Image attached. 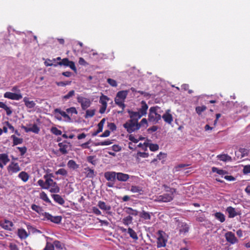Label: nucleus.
<instances>
[{"label": "nucleus", "mask_w": 250, "mask_h": 250, "mask_svg": "<svg viewBox=\"0 0 250 250\" xmlns=\"http://www.w3.org/2000/svg\"><path fill=\"white\" fill-rule=\"evenodd\" d=\"M166 191V193L162 195L153 197V200L156 202H169L171 201L174 198V193L175 192L176 190L173 188H169L167 186H165Z\"/></svg>", "instance_id": "f257e3e1"}, {"label": "nucleus", "mask_w": 250, "mask_h": 250, "mask_svg": "<svg viewBox=\"0 0 250 250\" xmlns=\"http://www.w3.org/2000/svg\"><path fill=\"white\" fill-rule=\"evenodd\" d=\"M128 90L120 91L117 92L116 97L114 99L115 104L120 107L122 108L123 110L124 109L125 106L124 103L128 95Z\"/></svg>", "instance_id": "f03ea898"}, {"label": "nucleus", "mask_w": 250, "mask_h": 250, "mask_svg": "<svg viewBox=\"0 0 250 250\" xmlns=\"http://www.w3.org/2000/svg\"><path fill=\"white\" fill-rule=\"evenodd\" d=\"M160 108L158 106L151 107L149 109L148 120L150 122L157 123L161 119V116L158 113Z\"/></svg>", "instance_id": "7ed1b4c3"}, {"label": "nucleus", "mask_w": 250, "mask_h": 250, "mask_svg": "<svg viewBox=\"0 0 250 250\" xmlns=\"http://www.w3.org/2000/svg\"><path fill=\"white\" fill-rule=\"evenodd\" d=\"M43 178L45 180V187H47V189H50L49 190L52 193H58L60 191L57 183L52 178L49 177L48 175H45Z\"/></svg>", "instance_id": "20e7f679"}, {"label": "nucleus", "mask_w": 250, "mask_h": 250, "mask_svg": "<svg viewBox=\"0 0 250 250\" xmlns=\"http://www.w3.org/2000/svg\"><path fill=\"white\" fill-rule=\"evenodd\" d=\"M55 117L59 121L62 120V118H63V121L66 122H71V117L66 113L67 112L61 110L59 108H56L54 110Z\"/></svg>", "instance_id": "39448f33"}, {"label": "nucleus", "mask_w": 250, "mask_h": 250, "mask_svg": "<svg viewBox=\"0 0 250 250\" xmlns=\"http://www.w3.org/2000/svg\"><path fill=\"white\" fill-rule=\"evenodd\" d=\"M123 126L128 133L134 132L140 128V125L138 122L130 120L124 124Z\"/></svg>", "instance_id": "423d86ee"}, {"label": "nucleus", "mask_w": 250, "mask_h": 250, "mask_svg": "<svg viewBox=\"0 0 250 250\" xmlns=\"http://www.w3.org/2000/svg\"><path fill=\"white\" fill-rule=\"evenodd\" d=\"M78 102L81 104V107L83 110H85L88 108L91 102L89 99L78 95L77 98Z\"/></svg>", "instance_id": "0eeeda50"}, {"label": "nucleus", "mask_w": 250, "mask_h": 250, "mask_svg": "<svg viewBox=\"0 0 250 250\" xmlns=\"http://www.w3.org/2000/svg\"><path fill=\"white\" fill-rule=\"evenodd\" d=\"M21 170V168L18 163L12 162L7 167V171L10 175L18 173Z\"/></svg>", "instance_id": "6e6552de"}, {"label": "nucleus", "mask_w": 250, "mask_h": 250, "mask_svg": "<svg viewBox=\"0 0 250 250\" xmlns=\"http://www.w3.org/2000/svg\"><path fill=\"white\" fill-rule=\"evenodd\" d=\"M42 215L44 217L43 220H49L56 224H59L62 220V217L61 216H54L48 212L42 213Z\"/></svg>", "instance_id": "1a4fd4ad"}, {"label": "nucleus", "mask_w": 250, "mask_h": 250, "mask_svg": "<svg viewBox=\"0 0 250 250\" xmlns=\"http://www.w3.org/2000/svg\"><path fill=\"white\" fill-rule=\"evenodd\" d=\"M4 97L13 100H20L22 98L21 93L6 92L4 94Z\"/></svg>", "instance_id": "9d476101"}, {"label": "nucleus", "mask_w": 250, "mask_h": 250, "mask_svg": "<svg viewBox=\"0 0 250 250\" xmlns=\"http://www.w3.org/2000/svg\"><path fill=\"white\" fill-rule=\"evenodd\" d=\"M58 146L60 147L59 151L62 154H67L71 146L70 143L66 141L59 143Z\"/></svg>", "instance_id": "9b49d317"}, {"label": "nucleus", "mask_w": 250, "mask_h": 250, "mask_svg": "<svg viewBox=\"0 0 250 250\" xmlns=\"http://www.w3.org/2000/svg\"><path fill=\"white\" fill-rule=\"evenodd\" d=\"M165 233L162 231H159L158 237L157 241L158 248L165 247L166 244L167 239L164 237Z\"/></svg>", "instance_id": "f8f14e48"}, {"label": "nucleus", "mask_w": 250, "mask_h": 250, "mask_svg": "<svg viewBox=\"0 0 250 250\" xmlns=\"http://www.w3.org/2000/svg\"><path fill=\"white\" fill-rule=\"evenodd\" d=\"M98 207L102 210L106 211L108 214H111V212L110 211L111 207L109 205L106 204L105 202L102 201H99L98 202Z\"/></svg>", "instance_id": "ddd939ff"}, {"label": "nucleus", "mask_w": 250, "mask_h": 250, "mask_svg": "<svg viewBox=\"0 0 250 250\" xmlns=\"http://www.w3.org/2000/svg\"><path fill=\"white\" fill-rule=\"evenodd\" d=\"M10 161L8 155L6 153H0V167L3 168L4 166Z\"/></svg>", "instance_id": "4468645a"}, {"label": "nucleus", "mask_w": 250, "mask_h": 250, "mask_svg": "<svg viewBox=\"0 0 250 250\" xmlns=\"http://www.w3.org/2000/svg\"><path fill=\"white\" fill-rule=\"evenodd\" d=\"M104 177L108 181L114 182L117 177V172L114 171L105 172L104 173Z\"/></svg>", "instance_id": "2eb2a0df"}, {"label": "nucleus", "mask_w": 250, "mask_h": 250, "mask_svg": "<svg viewBox=\"0 0 250 250\" xmlns=\"http://www.w3.org/2000/svg\"><path fill=\"white\" fill-rule=\"evenodd\" d=\"M225 237L227 241L232 244H235L237 242V239L234 234L232 232H228L225 234Z\"/></svg>", "instance_id": "dca6fc26"}, {"label": "nucleus", "mask_w": 250, "mask_h": 250, "mask_svg": "<svg viewBox=\"0 0 250 250\" xmlns=\"http://www.w3.org/2000/svg\"><path fill=\"white\" fill-rule=\"evenodd\" d=\"M128 112L130 118V120H133L134 122H138V120L143 116L138 111H132L129 110Z\"/></svg>", "instance_id": "f3484780"}, {"label": "nucleus", "mask_w": 250, "mask_h": 250, "mask_svg": "<svg viewBox=\"0 0 250 250\" xmlns=\"http://www.w3.org/2000/svg\"><path fill=\"white\" fill-rule=\"evenodd\" d=\"M178 227L179 229V232L181 234L184 235L188 231L189 227L188 225L185 223L179 222Z\"/></svg>", "instance_id": "a211bd4d"}, {"label": "nucleus", "mask_w": 250, "mask_h": 250, "mask_svg": "<svg viewBox=\"0 0 250 250\" xmlns=\"http://www.w3.org/2000/svg\"><path fill=\"white\" fill-rule=\"evenodd\" d=\"M170 110L168 109L166 111V113L162 116L165 122L168 124H171L173 121V117L171 114H170Z\"/></svg>", "instance_id": "6ab92c4d"}, {"label": "nucleus", "mask_w": 250, "mask_h": 250, "mask_svg": "<svg viewBox=\"0 0 250 250\" xmlns=\"http://www.w3.org/2000/svg\"><path fill=\"white\" fill-rule=\"evenodd\" d=\"M84 173L85 174L86 177L88 178H93L96 175V172L94 170L88 167H85L84 168Z\"/></svg>", "instance_id": "aec40b11"}, {"label": "nucleus", "mask_w": 250, "mask_h": 250, "mask_svg": "<svg viewBox=\"0 0 250 250\" xmlns=\"http://www.w3.org/2000/svg\"><path fill=\"white\" fill-rule=\"evenodd\" d=\"M130 176L128 174L122 172H117V179L120 182H126L129 178Z\"/></svg>", "instance_id": "412c9836"}, {"label": "nucleus", "mask_w": 250, "mask_h": 250, "mask_svg": "<svg viewBox=\"0 0 250 250\" xmlns=\"http://www.w3.org/2000/svg\"><path fill=\"white\" fill-rule=\"evenodd\" d=\"M18 177L23 182L26 183L28 181L30 175L26 172L22 171L19 173Z\"/></svg>", "instance_id": "4be33fe9"}, {"label": "nucleus", "mask_w": 250, "mask_h": 250, "mask_svg": "<svg viewBox=\"0 0 250 250\" xmlns=\"http://www.w3.org/2000/svg\"><path fill=\"white\" fill-rule=\"evenodd\" d=\"M148 109V106L144 101L141 102V106L139 109L138 112L141 114L143 116L146 115L147 112V110Z\"/></svg>", "instance_id": "5701e85b"}, {"label": "nucleus", "mask_w": 250, "mask_h": 250, "mask_svg": "<svg viewBox=\"0 0 250 250\" xmlns=\"http://www.w3.org/2000/svg\"><path fill=\"white\" fill-rule=\"evenodd\" d=\"M52 197L55 202L59 205H63L65 203L64 200L59 194H53L52 195Z\"/></svg>", "instance_id": "b1692460"}, {"label": "nucleus", "mask_w": 250, "mask_h": 250, "mask_svg": "<svg viewBox=\"0 0 250 250\" xmlns=\"http://www.w3.org/2000/svg\"><path fill=\"white\" fill-rule=\"evenodd\" d=\"M18 235L21 239H26L29 235V234L23 229H19L18 230Z\"/></svg>", "instance_id": "393cba45"}, {"label": "nucleus", "mask_w": 250, "mask_h": 250, "mask_svg": "<svg viewBox=\"0 0 250 250\" xmlns=\"http://www.w3.org/2000/svg\"><path fill=\"white\" fill-rule=\"evenodd\" d=\"M210 250H229V248L222 244H214L211 246Z\"/></svg>", "instance_id": "a878e982"}, {"label": "nucleus", "mask_w": 250, "mask_h": 250, "mask_svg": "<svg viewBox=\"0 0 250 250\" xmlns=\"http://www.w3.org/2000/svg\"><path fill=\"white\" fill-rule=\"evenodd\" d=\"M23 101L25 105L27 108H33L36 105V104L34 101H29V98L27 97H24L23 98Z\"/></svg>", "instance_id": "bb28decb"}, {"label": "nucleus", "mask_w": 250, "mask_h": 250, "mask_svg": "<svg viewBox=\"0 0 250 250\" xmlns=\"http://www.w3.org/2000/svg\"><path fill=\"white\" fill-rule=\"evenodd\" d=\"M227 212L229 214V217L233 218L238 215V213L235 210V209L232 207H229L227 208Z\"/></svg>", "instance_id": "cd10ccee"}, {"label": "nucleus", "mask_w": 250, "mask_h": 250, "mask_svg": "<svg viewBox=\"0 0 250 250\" xmlns=\"http://www.w3.org/2000/svg\"><path fill=\"white\" fill-rule=\"evenodd\" d=\"M13 226V223L8 220H5L4 222L1 224L2 228L7 230H11Z\"/></svg>", "instance_id": "c85d7f7f"}, {"label": "nucleus", "mask_w": 250, "mask_h": 250, "mask_svg": "<svg viewBox=\"0 0 250 250\" xmlns=\"http://www.w3.org/2000/svg\"><path fill=\"white\" fill-rule=\"evenodd\" d=\"M45 238L46 239V244L44 250H54V243L52 244L48 241L49 240L51 239L47 236L45 237Z\"/></svg>", "instance_id": "c756f323"}, {"label": "nucleus", "mask_w": 250, "mask_h": 250, "mask_svg": "<svg viewBox=\"0 0 250 250\" xmlns=\"http://www.w3.org/2000/svg\"><path fill=\"white\" fill-rule=\"evenodd\" d=\"M217 157L220 161H222L224 162L230 161L231 160V157L228 155V154L218 155H217Z\"/></svg>", "instance_id": "7c9ffc66"}, {"label": "nucleus", "mask_w": 250, "mask_h": 250, "mask_svg": "<svg viewBox=\"0 0 250 250\" xmlns=\"http://www.w3.org/2000/svg\"><path fill=\"white\" fill-rule=\"evenodd\" d=\"M212 172H216L219 175L222 176L223 177L224 175H225L228 173V172L226 170H224L223 169H220L216 167H212Z\"/></svg>", "instance_id": "2f4dec72"}, {"label": "nucleus", "mask_w": 250, "mask_h": 250, "mask_svg": "<svg viewBox=\"0 0 250 250\" xmlns=\"http://www.w3.org/2000/svg\"><path fill=\"white\" fill-rule=\"evenodd\" d=\"M214 215L215 218L221 223H223L225 221V216L221 212H216Z\"/></svg>", "instance_id": "473e14b6"}, {"label": "nucleus", "mask_w": 250, "mask_h": 250, "mask_svg": "<svg viewBox=\"0 0 250 250\" xmlns=\"http://www.w3.org/2000/svg\"><path fill=\"white\" fill-rule=\"evenodd\" d=\"M11 137L13 139V146L21 144L23 142L22 138H18L14 135H12Z\"/></svg>", "instance_id": "72a5a7b5"}, {"label": "nucleus", "mask_w": 250, "mask_h": 250, "mask_svg": "<svg viewBox=\"0 0 250 250\" xmlns=\"http://www.w3.org/2000/svg\"><path fill=\"white\" fill-rule=\"evenodd\" d=\"M125 211L128 214L133 216H137L138 214V211L136 210L133 209L131 208H125Z\"/></svg>", "instance_id": "f704fd0d"}, {"label": "nucleus", "mask_w": 250, "mask_h": 250, "mask_svg": "<svg viewBox=\"0 0 250 250\" xmlns=\"http://www.w3.org/2000/svg\"><path fill=\"white\" fill-rule=\"evenodd\" d=\"M133 218L130 215H128L123 219V223L124 225L128 226L132 222Z\"/></svg>", "instance_id": "c9c22d12"}, {"label": "nucleus", "mask_w": 250, "mask_h": 250, "mask_svg": "<svg viewBox=\"0 0 250 250\" xmlns=\"http://www.w3.org/2000/svg\"><path fill=\"white\" fill-rule=\"evenodd\" d=\"M128 233L129 234L130 237L134 240H137L138 239V236L136 232L133 230L131 228L128 229Z\"/></svg>", "instance_id": "e433bc0d"}, {"label": "nucleus", "mask_w": 250, "mask_h": 250, "mask_svg": "<svg viewBox=\"0 0 250 250\" xmlns=\"http://www.w3.org/2000/svg\"><path fill=\"white\" fill-rule=\"evenodd\" d=\"M109 100V98L106 96L102 95L100 98L99 102L101 105H107V102Z\"/></svg>", "instance_id": "4c0bfd02"}, {"label": "nucleus", "mask_w": 250, "mask_h": 250, "mask_svg": "<svg viewBox=\"0 0 250 250\" xmlns=\"http://www.w3.org/2000/svg\"><path fill=\"white\" fill-rule=\"evenodd\" d=\"M128 139L131 141V142L137 143H138L140 140H142L144 139V137H140L138 138H136L133 135L130 134L128 137Z\"/></svg>", "instance_id": "58836bf2"}, {"label": "nucleus", "mask_w": 250, "mask_h": 250, "mask_svg": "<svg viewBox=\"0 0 250 250\" xmlns=\"http://www.w3.org/2000/svg\"><path fill=\"white\" fill-rule=\"evenodd\" d=\"M54 246L59 250H62L64 248V245L58 240L54 241Z\"/></svg>", "instance_id": "ea45409f"}, {"label": "nucleus", "mask_w": 250, "mask_h": 250, "mask_svg": "<svg viewBox=\"0 0 250 250\" xmlns=\"http://www.w3.org/2000/svg\"><path fill=\"white\" fill-rule=\"evenodd\" d=\"M40 197L41 199L46 202V203H51V201L48 197L47 194L44 192L42 191L40 193Z\"/></svg>", "instance_id": "a19ab883"}, {"label": "nucleus", "mask_w": 250, "mask_h": 250, "mask_svg": "<svg viewBox=\"0 0 250 250\" xmlns=\"http://www.w3.org/2000/svg\"><path fill=\"white\" fill-rule=\"evenodd\" d=\"M140 216L145 220H150L151 219V215L148 212L143 211L140 214Z\"/></svg>", "instance_id": "79ce46f5"}, {"label": "nucleus", "mask_w": 250, "mask_h": 250, "mask_svg": "<svg viewBox=\"0 0 250 250\" xmlns=\"http://www.w3.org/2000/svg\"><path fill=\"white\" fill-rule=\"evenodd\" d=\"M67 166L69 168H72L73 169H77L78 168V165L76 163V162L72 160H70L68 162Z\"/></svg>", "instance_id": "37998d69"}, {"label": "nucleus", "mask_w": 250, "mask_h": 250, "mask_svg": "<svg viewBox=\"0 0 250 250\" xmlns=\"http://www.w3.org/2000/svg\"><path fill=\"white\" fill-rule=\"evenodd\" d=\"M130 190L133 193H140L143 191L141 187L137 186H132Z\"/></svg>", "instance_id": "c03bdc74"}, {"label": "nucleus", "mask_w": 250, "mask_h": 250, "mask_svg": "<svg viewBox=\"0 0 250 250\" xmlns=\"http://www.w3.org/2000/svg\"><path fill=\"white\" fill-rule=\"evenodd\" d=\"M95 110L94 109H87L86 111L85 118H88L93 117L95 115Z\"/></svg>", "instance_id": "a18cd8bd"}, {"label": "nucleus", "mask_w": 250, "mask_h": 250, "mask_svg": "<svg viewBox=\"0 0 250 250\" xmlns=\"http://www.w3.org/2000/svg\"><path fill=\"white\" fill-rule=\"evenodd\" d=\"M75 92L74 90H71L67 94H66L65 95H64L62 97V99L65 100H68V99L73 97L75 95Z\"/></svg>", "instance_id": "49530a36"}, {"label": "nucleus", "mask_w": 250, "mask_h": 250, "mask_svg": "<svg viewBox=\"0 0 250 250\" xmlns=\"http://www.w3.org/2000/svg\"><path fill=\"white\" fill-rule=\"evenodd\" d=\"M149 156L148 153L146 152H138L136 154V158L138 159L139 158H147Z\"/></svg>", "instance_id": "de8ad7c7"}, {"label": "nucleus", "mask_w": 250, "mask_h": 250, "mask_svg": "<svg viewBox=\"0 0 250 250\" xmlns=\"http://www.w3.org/2000/svg\"><path fill=\"white\" fill-rule=\"evenodd\" d=\"M50 131L51 133L57 136L61 135L62 134V131L58 129L56 127L53 126L51 127Z\"/></svg>", "instance_id": "09e8293b"}, {"label": "nucleus", "mask_w": 250, "mask_h": 250, "mask_svg": "<svg viewBox=\"0 0 250 250\" xmlns=\"http://www.w3.org/2000/svg\"><path fill=\"white\" fill-rule=\"evenodd\" d=\"M206 109L207 107L205 105H202L196 107L195 110L198 114L200 115Z\"/></svg>", "instance_id": "8fccbe9b"}, {"label": "nucleus", "mask_w": 250, "mask_h": 250, "mask_svg": "<svg viewBox=\"0 0 250 250\" xmlns=\"http://www.w3.org/2000/svg\"><path fill=\"white\" fill-rule=\"evenodd\" d=\"M31 208L32 210H34L38 213H41L42 211V208L40 206L35 204L32 205Z\"/></svg>", "instance_id": "3c124183"}, {"label": "nucleus", "mask_w": 250, "mask_h": 250, "mask_svg": "<svg viewBox=\"0 0 250 250\" xmlns=\"http://www.w3.org/2000/svg\"><path fill=\"white\" fill-rule=\"evenodd\" d=\"M56 175H61L66 176L67 174V171L64 168H60L55 172Z\"/></svg>", "instance_id": "603ef678"}, {"label": "nucleus", "mask_w": 250, "mask_h": 250, "mask_svg": "<svg viewBox=\"0 0 250 250\" xmlns=\"http://www.w3.org/2000/svg\"><path fill=\"white\" fill-rule=\"evenodd\" d=\"M112 144V142L109 140H107L104 141L96 143L95 145L96 146H108Z\"/></svg>", "instance_id": "864d4df0"}, {"label": "nucleus", "mask_w": 250, "mask_h": 250, "mask_svg": "<svg viewBox=\"0 0 250 250\" xmlns=\"http://www.w3.org/2000/svg\"><path fill=\"white\" fill-rule=\"evenodd\" d=\"M66 111L68 114H78L77 109L74 107H71L67 108L66 109Z\"/></svg>", "instance_id": "5fc2aeb1"}, {"label": "nucleus", "mask_w": 250, "mask_h": 250, "mask_svg": "<svg viewBox=\"0 0 250 250\" xmlns=\"http://www.w3.org/2000/svg\"><path fill=\"white\" fill-rule=\"evenodd\" d=\"M148 146H149L150 150L152 151H155L159 149V146L157 144H148Z\"/></svg>", "instance_id": "6e6d98bb"}, {"label": "nucleus", "mask_w": 250, "mask_h": 250, "mask_svg": "<svg viewBox=\"0 0 250 250\" xmlns=\"http://www.w3.org/2000/svg\"><path fill=\"white\" fill-rule=\"evenodd\" d=\"M69 61L67 58L63 59L62 61L59 62L57 64L59 65H64L67 66Z\"/></svg>", "instance_id": "4d7b16f0"}, {"label": "nucleus", "mask_w": 250, "mask_h": 250, "mask_svg": "<svg viewBox=\"0 0 250 250\" xmlns=\"http://www.w3.org/2000/svg\"><path fill=\"white\" fill-rule=\"evenodd\" d=\"M107 82L111 86L116 87L117 86V83L116 81L112 79L108 78L107 80Z\"/></svg>", "instance_id": "13d9d810"}, {"label": "nucleus", "mask_w": 250, "mask_h": 250, "mask_svg": "<svg viewBox=\"0 0 250 250\" xmlns=\"http://www.w3.org/2000/svg\"><path fill=\"white\" fill-rule=\"evenodd\" d=\"M30 127L31 129V132H32L38 134L40 131V128L36 124L33 125Z\"/></svg>", "instance_id": "bf43d9fd"}, {"label": "nucleus", "mask_w": 250, "mask_h": 250, "mask_svg": "<svg viewBox=\"0 0 250 250\" xmlns=\"http://www.w3.org/2000/svg\"><path fill=\"white\" fill-rule=\"evenodd\" d=\"M71 81L56 82V84L59 86H64L67 85H69Z\"/></svg>", "instance_id": "052dcab7"}, {"label": "nucleus", "mask_w": 250, "mask_h": 250, "mask_svg": "<svg viewBox=\"0 0 250 250\" xmlns=\"http://www.w3.org/2000/svg\"><path fill=\"white\" fill-rule=\"evenodd\" d=\"M38 184L43 189H47V187H45V181L42 179H40L38 181Z\"/></svg>", "instance_id": "680f3d73"}, {"label": "nucleus", "mask_w": 250, "mask_h": 250, "mask_svg": "<svg viewBox=\"0 0 250 250\" xmlns=\"http://www.w3.org/2000/svg\"><path fill=\"white\" fill-rule=\"evenodd\" d=\"M93 212L97 215H101V211L96 207H92V208Z\"/></svg>", "instance_id": "e2e57ef3"}, {"label": "nucleus", "mask_w": 250, "mask_h": 250, "mask_svg": "<svg viewBox=\"0 0 250 250\" xmlns=\"http://www.w3.org/2000/svg\"><path fill=\"white\" fill-rule=\"evenodd\" d=\"M9 247L10 250H19V249L17 245L13 243H10Z\"/></svg>", "instance_id": "0e129e2a"}, {"label": "nucleus", "mask_w": 250, "mask_h": 250, "mask_svg": "<svg viewBox=\"0 0 250 250\" xmlns=\"http://www.w3.org/2000/svg\"><path fill=\"white\" fill-rule=\"evenodd\" d=\"M94 157L92 156H88L87 158V161L93 165H96V161L94 160Z\"/></svg>", "instance_id": "69168bd1"}, {"label": "nucleus", "mask_w": 250, "mask_h": 250, "mask_svg": "<svg viewBox=\"0 0 250 250\" xmlns=\"http://www.w3.org/2000/svg\"><path fill=\"white\" fill-rule=\"evenodd\" d=\"M140 125V127L142 126H147V121L146 118H143L139 124Z\"/></svg>", "instance_id": "338daca9"}, {"label": "nucleus", "mask_w": 250, "mask_h": 250, "mask_svg": "<svg viewBox=\"0 0 250 250\" xmlns=\"http://www.w3.org/2000/svg\"><path fill=\"white\" fill-rule=\"evenodd\" d=\"M243 172L245 174H248L250 173V165H247L245 166L243 169Z\"/></svg>", "instance_id": "774afa93"}]
</instances>
